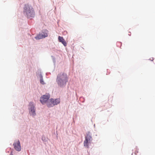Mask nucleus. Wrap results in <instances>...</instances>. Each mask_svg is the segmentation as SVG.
Returning a JSON list of instances; mask_svg holds the SVG:
<instances>
[{
    "mask_svg": "<svg viewBox=\"0 0 155 155\" xmlns=\"http://www.w3.org/2000/svg\"><path fill=\"white\" fill-rule=\"evenodd\" d=\"M68 81L67 75L64 74H58L57 79V81L60 87L65 85Z\"/></svg>",
    "mask_w": 155,
    "mask_h": 155,
    "instance_id": "1",
    "label": "nucleus"
},
{
    "mask_svg": "<svg viewBox=\"0 0 155 155\" xmlns=\"http://www.w3.org/2000/svg\"><path fill=\"white\" fill-rule=\"evenodd\" d=\"M92 140L91 133L90 132H87L85 136V140L84 141V146L88 148L89 144L91 143Z\"/></svg>",
    "mask_w": 155,
    "mask_h": 155,
    "instance_id": "2",
    "label": "nucleus"
},
{
    "mask_svg": "<svg viewBox=\"0 0 155 155\" xmlns=\"http://www.w3.org/2000/svg\"><path fill=\"white\" fill-rule=\"evenodd\" d=\"M29 106L30 107L29 113L33 116H35L36 115L35 112V109L33 103L31 102L29 103Z\"/></svg>",
    "mask_w": 155,
    "mask_h": 155,
    "instance_id": "3",
    "label": "nucleus"
},
{
    "mask_svg": "<svg viewBox=\"0 0 155 155\" xmlns=\"http://www.w3.org/2000/svg\"><path fill=\"white\" fill-rule=\"evenodd\" d=\"M14 148L17 151H20L21 150V147L19 140L15 141L13 144Z\"/></svg>",
    "mask_w": 155,
    "mask_h": 155,
    "instance_id": "4",
    "label": "nucleus"
},
{
    "mask_svg": "<svg viewBox=\"0 0 155 155\" xmlns=\"http://www.w3.org/2000/svg\"><path fill=\"white\" fill-rule=\"evenodd\" d=\"M50 97V95L49 94L44 95L40 98V101L41 103L44 104L48 100Z\"/></svg>",
    "mask_w": 155,
    "mask_h": 155,
    "instance_id": "5",
    "label": "nucleus"
},
{
    "mask_svg": "<svg viewBox=\"0 0 155 155\" xmlns=\"http://www.w3.org/2000/svg\"><path fill=\"white\" fill-rule=\"evenodd\" d=\"M48 107H53L54 106V104L53 103L52 99H51L47 102V103Z\"/></svg>",
    "mask_w": 155,
    "mask_h": 155,
    "instance_id": "6",
    "label": "nucleus"
},
{
    "mask_svg": "<svg viewBox=\"0 0 155 155\" xmlns=\"http://www.w3.org/2000/svg\"><path fill=\"white\" fill-rule=\"evenodd\" d=\"M52 101L54 106L55 105H57L59 104L60 102V100L59 99H53Z\"/></svg>",
    "mask_w": 155,
    "mask_h": 155,
    "instance_id": "7",
    "label": "nucleus"
},
{
    "mask_svg": "<svg viewBox=\"0 0 155 155\" xmlns=\"http://www.w3.org/2000/svg\"><path fill=\"white\" fill-rule=\"evenodd\" d=\"M40 83L42 84H45V83L43 79L42 76L40 74Z\"/></svg>",
    "mask_w": 155,
    "mask_h": 155,
    "instance_id": "8",
    "label": "nucleus"
},
{
    "mask_svg": "<svg viewBox=\"0 0 155 155\" xmlns=\"http://www.w3.org/2000/svg\"><path fill=\"white\" fill-rule=\"evenodd\" d=\"M10 155H13L12 152H11V153H10Z\"/></svg>",
    "mask_w": 155,
    "mask_h": 155,
    "instance_id": "9",
    "label": "nucleus"
}]
</instances>
